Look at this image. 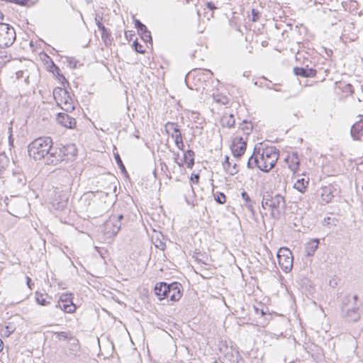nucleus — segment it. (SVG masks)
I'll return each instance as SVG.
<instances>
[{
    "label": "nucleus",
    "instance_id": "1",
    "mask_svg": "<svg viewBox=\"0 0 363 363\" xmlns=\"http://www.w3.org/2000/svg\"><path fill=\"white\" fill-rule=\"evenodd\" d=\"M262 206L264 209L270 211V214L272 218L279 219L281 215L284 212L286 202L281 195L267 192L263 195Z\"/></svg>",
    "mask_w": 363,
    "mask_h": 363
},
{
    "label": "nucleus",
    "instance_id": "2",
    "mask_svg": "<svg viewBox=\"0 0 363 363\" xmlns=\"http://www.w3.org/2000/svg\"><path fill=\"white\" fill-rule=\"evenodd\" d=\"M359 306L357 296L348 294L342 301V313L348 321H357L360 318Z\"/></svg>",
    "mask_w": 363,
    "mask_h": 363
},
{
    "label": "nucleus",
    "instance_id": "3",
    "mask_svg": "<svg viewBox=\"0 0 363 363\" xmlns=\"http://www.w3.org/2000/svg\"><path fill=\"white\" fill-rule=\"evenodd\" d=\"M52 141L50 138H39L33 140L28 145V154L34 160L45 158L50 150Z\"/></svg>",
    "mask_w": 363,
    "mask_h": 363
},
{
    "label": "nucleus",
    "instance_id": "4",
    "mask_svg": "<svg viewBox=\"0 0 363 363\" xmlns=\"http://www.w3.org/2000/svg\"><path fill=\"white\" fill-rule=\"evenodd\" d=\"M260 158V166L259 169L263 172H267L272 169L276 164L279 159V152L274 147H268L258 151Z\"/></svg>",
    "mask_w": 363,
    "mask_h": 363
},
{
    "label": "nucleus",
    "instance_id": "5",
    "mask_svg": "<svg viewBox=\"0 0 363 363\" xmlns=\"http://www.w3.org/2000/svg\"><path fill=\"white\" fill-rule=\"evenodd\" d=\"M53 96L57 106L64 111L70 112L74 109V101L65 89L56 87L53 90Z\"/></svg>",
    "mask_w": 363,
    "mask_h": 363
},
{
    "label": "nucleus",
    "instance_id": "6",
    "mask_svg": "<svg viewBox=\"0 0 363 363\" xmlns=\"http://www.w3.org/2000/svg\"><path fill=\"white\" fill-rule=\"evenodd\" d=\"M16 40V32L9 24L0 23V48L11 46Z\"/></svg>",
    "mask_w": 363,
    "mask_h": 363
},
{
    "label": "nucleus",
    "instance_id": "7",
    "mask_svg": "<svg viewBox=\"0 0 363 363\" xmlns=\"http://www.w3.org/2000/svg\"><path fill=\"white\" fill-rule=\"evenodd\" d=\"M123 218V215L111 216L104 223V233L108 238L116 235L121 226V220Z\"/></svg>",
    "mask_w": 363,
    "mask_h": 363
},
{
    "label": "nucleus",
    "instance_id": "8",
    "mask_svg": "<svg viewBox=\"0 0 363 363\" xmlns=\"http://www.w3.org/2000/svg\"><path fill=\"white\" fill-rule=\"evenodd\" d=\"M277 259L280 267L285 272H289L293 267L292 252L287 247H281L277 252Z\"/></svg>",
    "mask_w": 363,
    "mask_h": 363
},
{
    "label": "nucleus",
    "instance_id": "9",
    "mask_svg": "<svg viewBox=\"0 0 363 363\" xmlns=\"http://www.w3.org/2000/svg\"><path fill=\"white\" fill-rule=\"evenodd\" d=\"M164 130L174 140L176 147L180 150H184V144L179 125L176 123L167 122L164 125Z\"/></svg>",
    "mask_w": 363,
    "mask_h": 363
},
{
    "label": "nucleus",
    "instance_id": "10",
    "mask_svg": "<svg viewBox=\"0 0 363 363\" xmlns=\"http://www.w3.org/2000/svg\"><path fill=\"white\" fill-rule=\"evenodd\" d=\"M66 148L56 147L51 146L49 153L45 157L46 163L48 164L57 165L60 162L66 159Z\"/></svg>",
    "mask_w": 363,
    "mask_h": 363
},
{
    "label": "nucleus",
    "instance_id": "11",
    "mask_svg": "<svg viewBox=\"0 0 363 363\" xmlns=\"http://www.w3.org/2000/svg\"><path fill=\"white\" fill-rule=\"evenodd\" d=\"M68 201L67 193L65 191H55L52 199V207L57 211L64 210Z\"/></svg>",
    "mask_w": 363,
    "mask_h": 363
},
{
    "label": "nucleus",
    "instance_id": "12",
    "mask_svg": "<svg viewBox=\"0 0 363 363\" xmlns=\"http://www.w3.org/2000/svg\"><path fill=\"white\" fill-rule=\"evenodd\" d=\"M56 308H59L64 312L72 313L76 310V306L73 303L72 294H63L60 296Z\"/></svg>",
    "mask_w": 363,
    "mask_h": 363
},
{
    "label": "nucleus",
    "instance_id": "13",
    "mask_svg": "<svg viewBox=\"0 0 363 363\" xmlns=\"http://www.w3.org/2000/svg\"><path fill=\"white\" fill-rule=\"evenodd\" d=\"M246 140L247 138L241 136H237L233 139L231 145V151L235 157H239L245 153L247 147Z\"/></svg>",
    "mask_w": 363,
    "mask_h": 363
},
{
    "label": "nucleus",
    "instance_id": "14",
    "mask_svg": "<svg viewBox=\"0 0 363 363\" xmlns=\"http://www.w3.org/2000/svg\"><path fill=\"white\" fill-rule=\"evenodd\" d=\"M167 286H169V289H167V298L171 301H178L182 297L181 285L177 282H174L167 284Z\"/></svg>",
    "mask_w": 363,
    "mask_h": 363
},
{
    "label": "nucleus",
    "instance_id": "15",
    "mask_svg": "<svg viewBox=\"0 0 363 363\" xmlns=\"http://www.w3.org/2000/svg\"><path fill=\"white\" fill-rule=\"evenodd\" d=\"M57 121L61 125L68 128H74L76 125V120L65 113L57 114Z\"/></svg>",
    "mask_w": 363,
    "mask_h": 363
},
{
    "label": "nucleus",
    "instance_id": "16",
    "mask_svg": "<svg viewBox=\"0 0 363 363\" xmlns=\"http://www.w3.org/2000/svg\"><path fill=\"white\" fill-rule=\"evenodd\" d=\"M359 118H360L359 121H357L351 128L350 133L351 136L354 140H361V137L363 135V125L362 124V121L363 120V116L359 115Z\"/></svg>",
    "mask_w": 363,
    "mask_h": 363
},
{
    "label": "nucleus",
    "instance_id": "17",
    "mask_svg": "<svg viewBox=\"0 0 363 363\" xmlns=\"http://www.w3.org/2000/svg\"><path fill=\"white\" fill-rule=\"evenodd\" d=\"M135 26L138 28L142 39L145 42H150L152 40L151 33L147 30V27L143 23H142L139 20H135Z\"/></svg>",
    "mask_w": 363,
    "mask_h": 363
},
{
    "label": "nucleus",
    "instance_id": "18",
    "mask_svg": "<svg viewBox=\"0 0 363 363\" xmlns=\"http://www.w3.org/2000/svg\"><path fill=\"white\" fill-rule=\"evenodd\" d=\"M95 21L99 29L101 31V38L104 40L105 45L106 46L111 45V35L110 31L105 28V26L97 19V18H95Z\"/></svg>",
    "mask_w": 363,
    "mask_h": 363
},
{
    "label": "nucleus",
    "instance_id": "19",
    "mask_svg": "<svg viewBox=\"0 0 363 363\" xmlns=\"http://www.w3.org/2000/svg\"><path fill=\"white\" fill-rule=\"evenodd\" d=\"M294 72L297 76L303 77H313L316 75V70L313 68H309L308 66L303 67H294Z\"/></svg>",
    "mask_w": 363,
    "mask_h": 363
},
{
    "label": "nucleus",
    "instance_id": "20",
    "mask_svg": "<svg viewBox=\"0 0 363 363\" xmlns=\"http://www.w3.org/2000/svg\"><path fill=\"white\" fill-rule=\"evenodd\" d=\"M167 284L164 282H160L157 284L155 287V294L160 300L167 298Z\"/></svg>",
    "mask_w": 363,
    "mask_h": 363
},
{
    "label": "nucleus",
    "instance_id": "21",
    "mask_svg": "<svg viewBox=\"0 0 363 363\" xmlns=\"http://www.w3.org/2000/svg\"><path fill=\"white\" fill-rule=\"evenodd\" d=\"M286 161L288 163L289 168L292 172H296L298 169L300 160L297 154L293 153L289 155Z\"/></svg>",
    "mask_w": 363,
    "mask_h": 363
},
{
    "label": "nucleus",
    "instance_id": "22",
    "mask_svg": "<svg viewBox=\"0 0 363 363\" xmlns=\"http://www.w3.org/2000/svg\"><path fill=\"white\" fill-rule=\"evenodd\" d=\"M320 196L323 201L329 203L333 198V187L332 186H325L322 187Z\"/></svg>",
    "mask_w": 363,
    "mask_h": 363
},
{
    "label": "nucleus",
    "instance_id": "23",
    "mask_svg": "<svg viewBox=\"0 0 363 363\" xmlns=\"http://www.w3.org/2000/svg\"><path fill=\"white\" fill-rule=\"evenodd\" d=\"M319 240L312 239L307 242L305 247V252L307 256H313L318 247Z\"/></svg>",
    "mask_w": 363,
    "mask_h": 363
},
{
    "label": "nucleus",
    "instance_id": "24",
    "mask_svg": "<svg viewBox=\"0 0 363 363\" xmlns=\"http://www.w3.org/2000/svg\"><path fill=\"white\" fill-rule=\"evenodd\" d=\"M220 123L223 127H226L228 128L233 127L235 123L234 115L232 113H225L221 118Z\"/></svg>",
    "mask_w": 363,
    "mask_h": 363
},
{
    "label": "nucleus",
    "instance_id": "25",
    "mask_svg": "<svg viewBox=\"0 0 363 363\" xmlns=\"http://www.w3.org/2000/svg\"><path fill=\"white\" fill-rule=\"evenodd\" d=\"M223 167L226 172L230 175H234L238 172L237 164L235 163L233 166H231L230 162H229V157L228 156H226L225 158V161L223 163Z\"/></svg>",
    "mask_w": 363,
    "mask_h": 363
},
{
    "label": "nucleus",
    "instance_id": "26",
    "mask_svg": "<svg viewBox=\"0 0 363 363\" xmlns=\"http://www.w3.org/2000/svg\"><path fill=\"white\" fill-rule=\"evenodd\" d=\"M256 148L255 149V152L253 154L250 156V157L248 159L247 166L250 169H253L255 167L259 168V166H260V158L259 155H258V152H255Z\"/></svg>",
    "mask_w": 363,
    "mask_h": 363
},
{
    "label": "nucleus",
    "instance_id": "27",
    "mask_svg": "<svg viewBox=\"0 0 363 363\" xmlns=\"http://www.w3.org/2000/svg\"><path fill=\"white\" fill-rule=\"evenodd\" d=\"M194 152L191 150H188L184 155V160L188 168H192L194 164Z\"/></svg>",
    "mask_w": 363,
    "mask_h": 363
},
{
    "label": "nucleus",
    "instance_id": "28",
    "mask_svg": "<svg viewBox=\"0 0 363 363\" xmlns=\"http://www.w3.org/2000/svg\"><path fill=\"white\" fill-rule=\"evenodd\" d=\"M239 129L245 135L244 138L247 139L248 135L251 133L252 130V124L251 123V122H248L245 120L242 122V123H240Z\"/></svg>",
    "mask_w": 363,
    "mask_h": 363
},
{
    "label": "nucleus",
    "instance_id": "29",
    "mask_svg": "<svg viewBox=\"0 0 363 363\" xmlns=\"http://www.w3.org/2000/svg\"><path fill=\"white\" fill-rule=\"evenodd\" d=\"M16 203L11 200L9 203H6L7 211L11 215L16 217H19L21 216V211L19 208H16L15 206Z\"/></svg>",
    "mask_w": 363,
    "mask_h": 363
},
{
    "label": "nucleus",
    "instance_id": "30",
    "mask_svg": "<svg viewBox=\"0 0 363 363\" xmlns=\"http://www.w3.org/2000/svg\"><path fill=\"white\" fill-rule=\"evenodd\" d=\"M308 184V179H306L305 178H301L297 179V181L295 182L294 185V187L298 191L303 192L307 187Z\"/></svg>",
    "mask_w": 363,
    "mask_h": 363
},
{
    "label": "nucleus",
    "instance_id": "31",
    "mask_svg": "<svg viewBox=\"0 0 363 363\" xmlns=\"http://www.w3.org/2000/svg\"><path fill=\"white\" fill-rule=\"evenodd\" d=\"M241 197L245 201L244 205L251 211H253L254 202L251 200L250 196L246 191L241 193Z\"/></svg>",
    "mask_w": 363,
    "mask_h": 363
},
{
    "label": "nucleus",
    "instance_id": "32",
    "mask_svg": "<svg viewBox=\"0 0 363 363\" xmlns=\"http://www.w3.org/2000/svg\"><path fill=\"white\" fill-rule=\"evenodd\" d=\"M35 300L36 302L41 306H47L49 304V301L46 300L44 295L39 292H36L35 294Z\"/></svg>",
    "mask_w": 363,
    "mask_h": 363
},
{
    "label": "nucleus",
    "instance_id": "33",
    "mask_svg": "<svg viewBox=\"0 0 363 363\" xmlns=\"http://www.w3.org/2000/svg\"><path fill=\"white\" fill-rule=\"evenodd\" d=\"M213 99L218 104H226L228 102V99L225 96H213Z\"/></svg>",
    "mask_w": 363,
    "mask_h": 363
},
{
    "label": "nucleus",
    "instance_id": "34",
    "mask_svg": "<svg viewBox=\"0 0 363 363\" xmlns=\"http://www.w3.org/2000/svg\"><path fill=\"white\" fill-rule=\"evenodd\" d=\"M115 160L116 161V163L118 166V167L120 168V169L121 170L122 172H125V166L124 164H123V162L119 156V155L117 153L115 155Z\"/></svg>",
    "mask_w": 363,
    "mask_h": 363
},
{
    "label": "nucleus",
    "instance_id": "35",
    "mask_svg": "<svg viewBox=\"0 0 363 363\" xmlns=\"http://www.w3.org/2000/svg\"><path fill=\"white\" fill-rule=\"evenodd\" d=\"M215 200L220 204H223L226 201L225 195L223 193H219L218 195L215 196Z\"/></svg>",
    "mask_w": 363,
    "mask_h": 363
},
{
    "label": "nucleus",
    "instance_id": "36",
    "mask_svg": "<svg viewBox=\"0 0 363 363\" xmlns=\"http://www.w3.org/2000/svg\"><path fill=\"white\" fill-rule=\"evenodd\" d=\"M55 335L58 340H66L68 339V334L65 332H57Z\"/></svg>",
    "mask_w": 363,
    "mask_h": 363
},
{
    "label": "nucleus",
    "instance_id": "37",
    "mask_svg": "<svg viewBox=\"0 0 363 363\" xmlns=\"http://www.w3.org/2000/svg\"><path fill=\"white\" fill-rule=\"evenodd\" d=\"M135 50L139 53H144L145 50L143 49V45H140L137 40L133 42V44Z\"/></svg>",
    "mask_w": 363,
    "mask_h": 363
},
{
    "label": "nucleus",
    "instance_id": "38",
    "mask_svg": "<svg viewBox=\"0 0 363 363\" xmlns=\"http://www.w3.org/2000/svg\"><path fill=\"white\" fill-rule=\"evenodd\" d=\"M252 21L254 22L258 21V19L259 18V16H260L259 12L255 9H252Z\"/></svg>",
    "mask_w": 363,
    "mask_h": 363
},
{
    "label": "nucleus",
    "instance_id": "39",
    "mask_svg": "<svg viewBox=\"0 0 363 363\" xmlns=\"http://www.w3.org/2000/svg\"><path fill=\"white\" fill-rule=\"evenodd\" d=\"M190 180L191 183L198 184L199 180V175L198 174H192Z\"/></svg>",
    "mask_w": 363,
    "mask_h": 363
},
{
    "label": "nucleus",
    "instance_id": "40",
    "mask_svg": "<svg viewBox=\"0 0 363 363\" xmlns=\"http://www.w3.org/2000/svg\"><path fill=\"white\" fill-rule=\"evenodd\" d=\"M206 6H207V8H208L211 11H213V10L217 9V7L212 2H207L206 3Z\"/></svg>",
    "mask_w": 363,
    "mask_h": 363
},
{
    "label": "nucleus",
    "instance_id": "41",
    "mask_svg": "<svg viewBox=\"0 0 363 363\" xmlns=\"http://www.w3.org/2000/svg\"><path fill=\"white\" fill-rule=\"evenodd\" d=\"M174 162H177L178 158L179 157V152H174Z\"/></svg>",
    "mask_w": 363,
    "mask_h": 363
},
{
    "label": "nucleus",
    "instance_id": "42",
    "mask_svg": "<svg viewBox=\"0 0 363 363\" xmlns=\"http://www.w3.org/2000/svg\"><path fill=\"white\" fill-rule=\"evenodd\" d=\"M9 132L10 133V135H9V141L11 142V136H12V135H11V133H12V127H11V125L9 128Z\"/></svg>",
    "mask_w": 363,
    "mask_h": 363
},
{
    "label": "nucleus",
    "instance_id": "43",
    "mask_svg": "<svg viewBox=\"0 0 363 363\" xmlns=\"http://www.w3.org/2000/svg\"><path fill=\"white\" fill-rule=\"evenodd\" d=\"M26 279H27V285L30 289L31 287H30V283L31 281V279L28 277H26Z\"/></svg>",
    "mask_w": 363,
    "mask_h": 363
},
{
    "label": "nucleus",
    "instance_id": "44",
    "mask_svg": "<svg viewBox=\"0 0 363 363\" xmlns=\"http://www.w3.org/2000/svg\"><path fill=\"white\" fill-rule=\"evenodd\" d=\"M4 348V343H3V341L0 339V352L3 350Z\"/></svg>",
    "mask_w": 363,
    "mask_h": 363
},
{
    "label": "nucleus",
    "instance_id": "45",
    "mask_svg": "<svg viewBox=\"0 0 363 363\" xmlns=\"http://www.w3.org/2000/svg\"><path fill=\"white\" fill-rule=\"evenodd\" d=\"M179 167H182L183 166V161H181V162H179L177 161V162H176Z\"/></svg>",
    "mask_w": 363,
    "mask_h": 363
},
{
    "label": "nucleus",
    "instance_id": "46",
    "mask_svg": "<svg viewBox=\"0 0 363 363\" xmlns=\"http://www.w3.org/2000/svg\"><path fill=\"white\" fill-rule=\"evenodd\" d=\"M76 62L73 64V67H77V65H76Z\"/></svg>",
    "mask_w": 363,
    "mask_h": 363
},
{
    "label": "nucleus",
    "instance_id": "47",
    "mask_svg": "<svg viewBox=\"0 0 363 363\" xmlns=\"http://www.w3.org/2000/svg\"><path fill=\"white\" fill-rule=\"evenodd\" d=\"M69 64L70 65L74 64V62H72V60H69Z\"/></svg>",
    "mask_w": 363,
    "mask_h": 363
},
{
    "label": "nucleus",
    "instance_id": "48",
    "mask_svg": "<svg viewBox=\"0 0 363 363\" xmlns=\"http://www.w3.org/2000/svg\"><path fill=\"white\" fill-rule=\"evenodd\" d=\"M69 64L70 65L74 64V62H72V60H69Z\"/></svg>",
    "mask_w": 363,
    "mask_h": 363
},
{
    "label": "nucleus",
    "instance_id": "49",
    "mask_svg": "<svg viewBox=\"0 0 363 363\" xmlns=\"http://www.w3.org/2000/svg\"><path fill=\"white\" fill-rule=\"evenodd\" d=\"M87 3L89 4L90 2V0H86Z\"/></svg>",
    "mask_w": 363,
    "mask_h": 363
}]
</instances>
